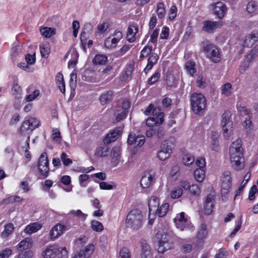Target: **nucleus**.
<instances>
[{
  "mask_svg": "<svg viewBox=\"0 0 258 258\" xmlns=\"http://www.w3.org/2000/svg\"><path fill=\"white\" fill-rule=\"evenodd\" d=\"M190 101L192 111L196 114H202L207 105L205 97L201 93H194L190 96Z\"/></svg>",
  "mask_w": 258,
  "mask_h": 258,
  "instance_id": "f257e3e1",
  "label": "nucleus"
},
{
  "mask_svg": "<svg viewBox=\"0 0 258 258\" xmlns=\"http://www.w3.org/2000/svg\"><path fill=\"white\" fill-rule=\"evenodd\" d=\"M143 215L141 212L138 209L131 210L126 218V225L133 230H137L142 225Z\"/></svg>",
  "mask_w": 258,
  "mask_h": 258,
  "instance_id": "f03ea898",
  "label": "nucleus"
},
{
  "mask_svg": "<svg viewBox=\"0 0 258 258\" xmlns=\"http://www.w3.org/2000/svg\"><path fill=\"white\" fill-rule=\"evenodd\" d=\"M203 51L207 57L215 63L220 61L221 56L218 48L209 41H204L201 43Z\"/></svg>",
  "mask_w": 258,
  "mask_h": 258,
  "instance_id": "7ed1b4c3",
  "label": "nucleus"
},
{
  "mask_svg": "<svg viewBox=\"0 0 258 258\" xmlns=\"http://www.w3.org/2000/svg\"><path fill=\"white\" fill-rule=\"evenodd\" d=\"M230 112L226 111L222 114L221 121L223 136L227 140L229 139L232 133V121L230 119Z\"/></svg>",
  "mask_w": 258,
  "mask_h": 258,
  "instance_id": "20e7f679",
  "label": "nucleus"
},
{
  "mask_svg": "<svg viewBox=\"0 0 258 258\" xmlns=\"http://www.w3.org/2000/svg\"><path fill=\"white\" fill-rule=\"evenodd\" d=\"M60 252L61 257L58 258H67V251L65 247H62L61 250L56 246L49 245L42 252L44 258H53L57 254Z\"/></svg>",
  "mask_w": 258,
  "mask_h": 258,
  "instance_id": "39448f33",
  "label": "nucleus"
},
{
  "mask_svg": "<svg viewBox=\"0 0 258 258\" xmlns=\"http://www.w3.org/2000/svg\"><path fill=\"white\" fill-rule=\"evenodd\" d=\"M173 220L177 228L180 230H194L193 225L185 217L184 212H181L179 214L177 215Z\"/></svg>",
  "mask_w": 258,
  "mask_h": 258,
  "instance_id": "423d86ee",
  "label": "nucleus"
},
{
  "mask_svg": "<svg viewBox=\"0 0 258 258\" xmlns=\"http://www.w3.org/2000/svg\"><path fill=\"white\" fill-rule=\"evenodd\" d=\"M173 145L172 142L169 140L164 141L161 145V149L158 152V158L162 161L168 158L172 152Z\"/></svg>",
  "mask_w": 258,
  "mask_h": 258,
  "instance_id": "0eeeda50",
  "label": "nucleus"
},
{
  "mask_svg": "<svg viewBox=\"0 0 258 258\" xmlns=\"http://www.w3.org/2000/svg\"><path fill=\"white\" fill-rule=\"evenodd\" d=\"M38 167L40 175L43 178H46L49 174V161L47 154L44 152L41 154L38 160Z\"/></svg>",
  "mask_w": 258,
  "mask_h": 258,
  "instance_id": "6e6552de",
  "label": "nucleus"
},
{
  "mask_svg": "<svg viewBox=\"0 0 258 258\" xmlns=\"http://www.w3.org/2000/svg\"><path fill=\"white\" fill-rule=\"evenodd\" d=\"M122 33L118 30H115L113 34L106 38L104 41V46L109 49L115 48L117 43L122 38Z\"/></svg>",
  "mask_w": 258,
  "mask_h": 258,
  "instance_id": "1a4fd4ad",
  "label": "nucleus"
},
{
  "mask_svg": "<svg viewBox=\"0 0 258 258\" xmlns=\"http://www.w3.org/2000/svg\"><path fill=\"white\" fill-rule=\"evenodd\" d=\"M221 187V192L222 195L227 194L230 191L231 187V177L230 171H225L223 173Z\"/></svg>",
  "mask_w": 258,
  "mask_h": 258,
  "instance_id": "9d476101",
  "label": "nucleus"
},
{
  "mask_svg": "<svg viewBox=\"0 0 258 258\" xmlns=\"http://www.w3.org/2000/svg\"><path fill=\"white\" fill-rule=\"evenodd\" d=\"M169 235L163 234L158 242V252L159 253H163L165 251L170 249L172 247V244L170 242Z\"/></svg>",
  "mask_w": 258,
  "mask_h": 258,
  "instance_id": "9b49d317",
  "label": "nucleus"
},
{
  "mask_svg": "<svg viewBox=\"0 0 258 258\" xmlns=\"http://www.w3.org/2000/svg\"><path fill=\"white\" fill-rule=\"evenodd\" d=\"M243 156V150L241 146V140L237 139L232 143L229 148V156Z\"/></svg>",
  "mask_w": 258,
  "mask_h": 258,
  "instance_id": "f8f14e48",
  "label": "nucleus"
},
{
  "mask_svg": "<svg viewBox=\"0 0 258 258\" xmlns=\"http://www.w3.org/2000/svg\"><path fill=\"white\" fill-rule=\"evenodd\" d=\"M93 29V25L89 23L84 24L81 33L80 39L83 45H86L87 39L92 33Z\"/></svg>",
  "mask_w": 258,
  "mask_h": 258,
  "instance_id": "ddd939ff",
  "label": "nucleus"
},
{
  "mask_svg": "<svg viewBox=\"0 0 258 258\" xmlns=\"http://www.w3.org/2000/svg\"><path fill=\"white\" fill-rule=\"evenodd\" d=\"M122 131V129L121 127L115 128L104 138V143L108 144L111 142H114L121 135Z\"/></svg>",
  "mask_w": 258,
  "mask_h": 258,
  "instance_id": "4468645a",
  "label": "nucleus"
},
{
  "mask_svg": "<svg viewBox=\"0 0 258 258\" xmlns=\"http://www.w3.org/2000/svg\"><path fill=\"white\" fill-rule=\"evenodd\" d=\"M230 156V159L232 166L236 170L239 171L243 169L244 167V159L243 156Z\"/></svg>",
  "mask_w": 258,
  "mask_h": 258,
  "instance_id": "2eb2a0df",
  "label": "nucleus"
},
{
  "mask_svg": "<svg viewBox=\"0 0 258 258\" xmlns=\"http://www.w3.org/2000/svg\"><path fill=\"white\" fill-rule=\"evenodd\" d=\"M12 94L15 98L14 105L16 109L21 107L20 99L22 98V89L17 84H15L12 87Z\"/></svg>",
  "mask_w": 258,
  "mask_h": 258,
  "instance_id": "dca6fc26",
  "label": "nucleus"
},
{
  "mask_svg": "<svg viewBox=\"0 0 258 258\" xmlns=\"http://www.w3.org/2000/svg\"><path fill=\"white\" fill-rule=\"evenodd\" d=\"M66 231V227L64 225L61 224H57L54 226L49 231V236L51 240L59 237Z\"/></svg>",
  "mask_w": 258,
  "mask_h": 258,
  "instance_id": "f3484780",
  "label": "nucleus"
},
{
  "mask_svg": "<svg viewBox=\"0 0 258 258\" xmlns=\"http://www.w3.org/2000/svg\"><path fill=\"white\" fill-rule=\"evenodd\" d=\"M211 6L213 7L214 14L218 17L219 19L224 17L227 11V8L222 2H219L216 4H212Z\"/></svg>",
  "mask_w": 258,
  "mask_h": 258,
  "instance_id": "a211bd4d",
  "label": "nucleus"
},
{
  "mask_svg": "<svg viewBox=\"0 0 258 258\" xmlns=\"http://www.w3.org/2000/svg\"><path fill=\"white\" fill-rule=\"evenodd\" d=\"M40 122L37 118L28 117H26L22 124V127L26 130H33L40 125Z\"/></svg>",
  "mask_w": 258,
  "mask_h": 258,
  "instance_id": "6ab92c4d",
  "label": "nucleus"
},
{
  "mask_svg": "<svg viewBox=\"0 0 258 258\" xmlns=\"http://www.w3.org/2000/svg\"><path fill=\"white\" fill-rule=\"evenodd\" d=\"M209 230L205 223H202L197 229L196 234L197 238L199 240H203L207 238Z\"/></svg>",
  "mask_w": 258,
  "mask_h": 258,
  "instance_id": "aec40b11",
  "label": "nucleus"
},
{
  "mask_svg": "<svg viewBox=\"0 0 258 258\" xmlns=\"http://www.w3.org/2000/svg\"><path fill=\"white\" fill-rule=\"evenodd\" d=\"M159 59L158 55L155 53H152L149 56L148 58V63L144 70V72L147 74L153 68V67L156 64Z\"/></svg>",
  "mask_w": 258,
  "mask_h": 258,
  "instance_id": "412c9836",
  "label": "nucleus"
},
{
  "mask_svg": "<svg viewBox=\"0 0 258 258\" xmlns=\"http://www.w3.org/2000/svg\"><path fill=\"white\" fill-rule=\"evenodd\" d=\"M214 208V198L213 196L209 195L206 198L204 205V212L207 215H210Z\"/></svg>",
  "mask_w": 258,
  "mask_h": 258,
  "instance_id": "4be33fe9",
  "label": "nucleus"
},
{
  "mask_svg": "<svg viewBox=\"0 0 258 258\" xmlns=\"http://www.w3.org/2000/svg\"><path fill=\"white\" fill-rule=\"evenodd\" d=\"M218 27L220 26L217 22L205 21L203 22V30L208 33H213Z\"/></svg>",
  "mask_w": 258,
  "mask_h": 258,
  "instance_id": "5701e85b",
  "label": "nucleus"
},
{
  "mask_svg": "<svg viewBox=\"0 0 258 258\" xmlns=\"http://www.w3.org/2000/svg\"><path fill=\"white\" fill-rule=\"evenodd\" d=\"M153 178V175L151 173L145 172L140 181L141 186L144 188L149 187L152 184Z\"/></svg>",
  "mask_w": 258,
  "mask_h": 258,
  "instance_id": "b1692460",
  "label": "nucleus"
},
{
  "mask_svg": "<svg viewBox=\"0 0 258 258\" xmlns=\"http://www.w3.org/2000/svg\"><path fill=\"white\" fill-rule=\"evenodd\" d=\"M138 31V28L137 26L134 25H130L127 30L126 39L130 42H133L136 40V34Z\"/></svg>",
  "mask_w": 258,
  "mask_h": 258,
  "instance_id": "393cba45",
  "label": "nucleus"
},
{
  "mask_svg": "<svg viewBox=\"0 0 258 258\" xmlns=\"http://www.w3.org/2000/svg\"><path fill=\"white\" fill-rule=\"evenodd\" d=\"M111 162L113 166H116L119 162L120 157V148L118 146L114 147L111 153Z\"/></svg>",
  "mask_w": 258,
  "mask_h": 258,
  "instance_id": "a878e982",
  "label": "nucleus"
},
{
  "mask_svg": "<svg viewBox=\"0 0 258 258\" xmlns=\"http://www.w3.org/2000/svg\"><path fill=\"white\" fill-rule=\"evenodd\" d=\"M246 11L251 15L258 14V1L250 0L246 5Z\"/></svg>",
  "mask_w": 258,
  "mask_h": 258,
  "instance_id": "bb28decb",
  "label": "nucleus"
},
{
  "mask_svg": "<svg viewBox=\"0 0 258 258\" xmlns=\"http://www.w3.org/2000/svg\"><path fill=\"white\" fill-rule=\"evenodd\" d=\"M33 241L31 238L27 237L22 240L17 245V248L19 250H27L32 246Z\"/></svg>",
  "mask_w": 258,
  "mask_h": 258,
  "instance_id": "cd10ccee",
  "label": "nucleus"
},
{
  "mask_svg": "<svg viewBox=\"0 0 258 258\" xmlns=\"http://www.w3.org/2000/svg\"><path fill=\"white\" fill-rule=\"evenodd\" d=\"M141 258H152V252L150 246L146 243L141 244Z\"/></svg>",
  "mask_w": 258,
  "mask_h": 258,
  "instance_id": "c85d7f7f",
  "label": "nucleus"
},
{
  "mask_svg": "<svg viewBox=\"0 0 258 258\" xmlns=\"http://www.w3.org/2000/svg\"><path fill=\"white\" fill-rule=\"evenodd\" d=\"M41 35L45 38H50L56 34V29L48 27H40L39 29Z\"/></svg>",
  "mask_w": 258,
  "mask_h": 258,
  "instance_id": "c756f323",
  "label": "nucleus"
},
{
  "mask_svg": "<svg viewBox=\"0 0 258 258\" xmlns=\"http://www.w3.org/2000/svg\"><path fill=\"white\" fill-rule=\"evenodd\" d=\"M41 225L37 222L32 223L27 225L24 231L26 233L30 234L37 232L41 229Z\"/></svg>",
  "mask_w": 258,
  "mask_h": 258,
  "instance_id": "7c9ffc66",
  "label": "nucleus"
},
{
  "mask_svg": "<svg viewBox=\"0 0 258 258\" xmlns=\"http://www.w3.org/2000/svg\"><path fill=\"white\" fill-rule=\"evenodd\" d=\"M113 98V93L112 91H107L102 93L99 97V100L101 104H105L111 101Z\"/></svg>",
  "mask_w": 258,
  "mask_h": 258,
  "instance_id": "2f4dec72",
  "label": "nucleus"
},
{
  "mask_svg": "<svg viewBox=\"0 0 258 258\" xmlns=\"http://www.w3.org/2000/svg\"><path fill=\"white\" fill-rule=\"evenodd\" d=\"M152 114L156 116L155 119L157 124H161L163 122L164 114L160 108H155L154 109Z\"/></svg>",
  "mask_w": 258,
  "mask_h": 258,
  "instance_id": "473e14b6",
  "label": "nucleus"
},
{
  "mask_svg": "<svg viewBox=\"0 0 258 258\" xmlns=\"http://www.w3.org/2000/svg\"><path fill=\"white\" fill-rule=\"evenodd\" d=\"M123 107L124 108L123 110L116 115L115 120L116 121H119L126 116L128 112L127 109L130 107V104L128 101H124L123 103Z\"/></svg>",
  "mask_w": 258,
  "mask_h": 258,
  "instance_id": "72a5a7b5",
  "label": "nucleus"
},
{
  "mask_svg": "<svg viewBox=\"0 0 258 258\" xmlns=\"http://www.w3.org/2000/svg\"><path fill=\"white\" fill-rule=\"evenodd\" d=\"M159 205V199L154 196L151 197L148 202L149 214H150L152 211L154 212L155 211L156 208L158 207Z\"/></svg>",
  "mask_w": 258,
  "mask_h": 258,
  "instance_id": "f704fd0d",
  "label": "nucleus"
},
{
  "mask_svg": "<svg viewBox=\"0 0 258 258\" xmlns=\"http://www.w3.org/2000/svg\"><path fill=\"white\" fill-rule=\"evenodd\" d=\"M258 41V34L251 33L246 36L244 41V45L247 47L252 46L255 42Z\"/></svg>",
  "mask_w": 258,
  "mask_h": 258,
  "instance_id": "c9c22d12",
  "label": "nucleus"
},
{
  "mask_svg": "<svg viewBox=\"0 0 258 258\" xmlns=\"http://www.w3.org/2000/svg\"><path fill=\"white\" fill-rule=\"evenodd\" d=\"M194 177L199 182L203 181L205 178V171L203 168H199L194 171Z\"/></svg>",
  "mask_w": 258,
  "mask_h": 258,
  "instance_id": "e433bc0d",
  "label": "nucleus"
},
{
  "mask_svg": "<svg viewBox=\"0 0 258 258\" xmlns=\"http://www.w3.org/2000/svg\"><path fill=\"white\" fill-rule=\"evenodd\" d=\"M104 143V144L101 145L96 149L95 153L96 156L102 157L107 155L108 147Z\"/></svg>",
  "mask_w": 258,
  "mask_h": 258,
  "instance_id": "4c0bfd02",
  "label": "nucleus"
},
{
  "mask_svg": "<svg viewBox=\"0 0 258 258\" xmlns=\"http://www.w3.org/2000/svg\"><path fill=\"white\" fill-rule=\"evenodd\" d=\"M219 137L218 133L216 132H213L211 134V148L213 150L216 151L219 145Z\"/></svg>",
  "mask_w": 258,
  "mask_h": 258,
  "instance_id": "58836bf2",
  "label": "nucleus"
},
{
  "mask_svg": "<svg viewBox=\"0 0 258 258\" xmlns=\"http://www.w3.org/2000/svg\"><path fill=\"white\" fill-rule=\"evenodd\" d=\"M108 61L107 57L104 54H96L93 59L95 64H104Z\"/></svg>",
  "mask_w": 258,
  "mask_h": 258,
  "instance_id": "ea45409f",
  "label": "nucleus"
},
{
  "mask_svg": "<svg viewBox=\"0 0 258 258\" xmlns=\"http://www.w3.org/2000/svg\"><path fill=\"white\" fill-rule=\"evenodd\" d=\"M14 229V225L12 223H9L5 226L4 229L2 232L1 237L3 238H7L12 234Z\"/></svg>",
  "mask_w": 258,
  "mask_h": 258,
  "instance_id": "a19ab883",
  "label": "nucleus"
},
{
  "mask_svg": "<svg viewBox=\"0 0 258 258\" xmlns=\"http://www.w3.org/2000/svg\"><path fill=\"white\" fill-rule=\"evenodd\" d=\"M40 51L42 57L47 58L50 53V49L48 42L44 43L40 45Z\"/></svg>",
  "mask_w": 258,
  "mask_h": 258,
  "instance_id": "79ce46f5",
  "label": "nucleus"
},
{
  "mask_svg": "<svg viewBox=\"0 0 258 258\" xmlns=\"http://www.w3.org/2000/svg\"><path fill=\"white\" fill-rule=\"evenodd\" d=\"M232 85L230 83H227L221 87V94L225 97H228L232 94Z\"/></svg>",
  "mask_w": 258,
  "mask_h": 258,
  "instance_id": "37998d69",
  "label": "nucleus"
},
{
  "mask_svg": "<svg viewBox=\"0 0 258 258\" xmlns=\"http://www.w3.org/2000/svg\"><path fill=\"white\" fill-rule=\"evenodd\" d=\"M169 207L168 203L163 204L159 208L155 210L156 214L160 217L164 216L169 209Z\"/></svg>",
  "mask_w": 258,
  "mask_h": 258,
  "instance_id": "c03bdc74",
  "label": "nucleus"
},
{
  "mask_svg": "<svg viewBox=\"0 0 258 258\" xmlns=\"http://www.w3.org/2000/svg\"><path fill=\"white\" fill-rule=\"evenodd\" d=\"M185 69L187 72L191 76H193L196 72L195 63L192 61H188L186 62L185 64Z\"/></svg>",
  "mask_w": 258,
  "mask_h": 258,
  "instance_id": "a18cd8bd",
  "label": "nucleus"
},
{
  "mask_svg": "<svg viewBox=\"0 0 258 258\" xmlns=\"http://www.w3.org/2000/svg\"><path fill=\"white\" fill-rule=\"evenodd\" d=\"M95 249V246L93 244H88L84 250H81L80 252H83L84 257L89 258Z\"/></svg>",
  "mask_w": 258,
  "mask_h": 258,
  "instance_id": "49530a36",
  "label": "nucleus"
},
{
  "mask_svg": "<svg viewBox=\"0 0 258 258\" xmlns=\"http://www.w3.org/2000/svg\"><path fill=\"white\" fill-rule=\"evenodd\" d=\"M69 214L77 217L82 221H84L87 216V214L83 213L80 210H71L70 211Z\"/></svg>",
  "mask_w": 258,
  "mask_h": 258,
  "instance_id": "de8ad7c7",
  "label": "nucleus"
},
{
  "mask_svg": "<svg viewBox=\"0 0 258 258\" xmlns=\"http://www.w3.org/2000/svg\"><path fill=\"white\" fill-rule=\"evenodd\" d=\"M258 56V45L255 46L250 52L246 56V60L250 61H252L255 57Z\"/></svg>",
  "mask_w": 258,
  "mask_h": 258,
  "instance_id": "09e8293b",
  "label": "nucleus"
},
{
  "mask_svg": "<svg viewBox=\"0 0 258 258\" xmlns=\"http://www.w3.org/2000/svg\"><path fill=\"white\" fill-rule=\"evenodd\" d=\"M156 13L159 19H162L165 15V10L164 7V4L159 3L157 4Z\"/></svg>",
  "mask_w": 258,
  "mask_h": 258,
  "instance_id": "8fccbe9b",
  "label": "nucleus"
},
{
  "mask_svg": "<svg viewBox=\"0 0 258 258\" xmlns=\"http://www.w3.org/2000/svg\"><path fill=\"white\" fill-rule=\"evenodd\" d=\"M91 226L92 229L96 232H101L103 230V226L102 223L97 220H92Z\"/></svg>",
  "mask_w": 258,
  "mask_h": 258,
  "instance_id": "3c124183",
  "label": "nucleus"
},
{
  "mask_svg": "<svg viewBox=\"0 0 258 258\" xmlns=\"http://www.w3.org/2000/svg\"><path fill=\"white\" fill-rule=\"evenodd\" d=\"M161 76L160 71H157L155 73L150 77L148 80V83L150 85L154 84L160 78Z\"/></svg>",
  "mask_w": 258,
  "mask_h": 258,
  "instance_id": "603ef678",
  "label": "nucleus"
},
{
  "mask_svg": "<svg viewBox=\"0 0 258 258\" xmlns=\"http://www.w3.org/2000/svg\"><path fill=\"white\" fill-rule=\"evenodd\" d=\"M194 157L191 154L185 155L182 158V163L185 165H189L194 163Z\"/></svg>",
  "mask_w": 258,
  "mask_h": 258,
  "instance_id": "864d4df0",
  "label": "nucleus"
},
{
  "mask_svg": "<svg viewBox=\"0 0 258 258\" xmlns=\"http://www.w3.org/2000/svg\"><path fill=\"white\" fill-rule=\"evenodd\" d=\"M182 194V189L180 187H175L170 192L171 197L172 199H177Z\"/></svg>",
  "mask_w": 258,
  "mask_h": 258,
  "instance_id": "5fc2aeb1",
  "label": "nucleus"
},
{
  "mask_svg": "<svg viewBox=\"0 0 258 258\" xmlns=\"http://www.w3.org/2000/svg\"><path fill=\"white\" fill-rule=\"evenodd\" d=\"M152 50V47L150 46H146L144 47V48L142 49V50L141 52L140 58H145L147 57L148 55H150V54H151V51Z\"/></svg>",
  "mask_w": 258,
  "mask_h": 258,
  "instance_id": "6e6d98bb",
  "label": "nucleus"
},
{
  "mask_svg": "<svg viewBox=\"0 0 258 258\" xmlns=\"http://www.w3.org/2000/svg\"><path fill=\"white\" fill-rule=\"evenodd\" d=\"M40 92L38 90H34L32 94L27 95L25 98L26 102L32 101L34 100L38 96H39Z\"/></svg>",
  "mask_w": 258,
  "mask_h": 258,
  "instance_id": "4d7b16f0",
  "label": "nucleus"
},
{
  "mask_svg": "<svg viewBox=\"0 0 258 258\" xmlns=\"http://www.w3.org/2000/svg\"><path fill=\"white\" fill-rule=\"evenodd\" d=\"M29 137H28L27 140L26 141L25 145L22 147L23 150L25 152V156L27 159L31 158V155L29 151Z\"/></svg>",
  "mask_w": 258,
  "mask_h": 258,
  "instance_id": "13d9d810",
  "label": "nucleus"
},
{
  "mask_svg": "<svg viewBox=\"0 0 258 258\" xmlns=\"http://www.w3.org/2000/svg\"><path fill=\"white\" fill-rule=\"evenodd\" d=\"M119 258H131L129 250L126 247L121 248L119 251Z\"/></svg>",
  "mask_w": 258,
  "mask_h": 258,
  "instance_id": "bf43d9fd",
  "label": "nucleus"
},
{
  "mask_svg": "<svg viewBox=\"0 0 258 258\" xmlns=\"http://www.w3.org/2000/svg\"><path fill=\"white\" fill-rule=\"evenodd\" d=\"M12 254V250L10 248H6L0 251V258H9Z\"/></svg>",
  "mask_w": 258,
  "mask_h": 258,
  "instance_id": "052dcab7",
  "label": "nucleus"
},
{
  "mask_svg": "<svg viewBox=\"0 0 258 258\" xmlns=\"http://www.w3.org/2000/svg\"><path fill=\"white\" fill-rule=\"evenodd\" d=\"M189 191L190 193L195 196H199L201 193L200 188L197 184H193L191 185Z\"/></svg>",
  "mask_w": 258,
  "mask_h": 258,
  "instance_id": "680f3d73",
  "label": "nucleus"
},
{
  "mask_svg": "<svg viewBox=\"0 0 258 258\" xmlns=\"http://www.w3.org/2000/svg\"><path fill=\"white\" fill-rule=\"evenodd\" d=\"M251 61L246 60V58L244 59V62L240 66L239 68V72L241 74L244 73L248 69L249 66V63Z\"/></svg>",
  "mask_w": 258,
  "mask_h": 258,
  "instance_id": "e2e57ef3",
  "label": "nucleus"
},
{
  "mask_svg": "<svg viewBox=\"0 0 258 258\" xmlns=\"http://www.w3.org/2000/svg\"><path fill=\"white\" fill-rule=\"evenodd\" d=\"M177 7L176 6H172L169 11V19L170 20H173L176 16L177 14Z\"/></svg>",
  "mask_w": 258,
  "mask_h": 258,
  "instance_id": "0e129e2a",
  "label": "nucleus"
},
{
  "mask_svg": "<svg viewBox=\"0 0 258 258\" xmlns=\"http://www.w3.org/2000/svg\"><path fill=\"white\" fill-rule=\"evenodd\" d=\"M67 157L68 155L64 152L62 153L60 156V158L63 165L66 166L71 164L73 163L72 160L71 159L67 158Z\"/></svg>",
  "mask_w": 258,
  "mask_h": 258,
  "instance_id": "69168bd1",
  "label": "nucleus"
},
{
  "mask_svg": "<svg viewBox=\"0 0 258 258\" xmlns=\"http://www.w3.org/2000/svg\"><path fill=\"white\" fill-rule=\"evenodd\" d=\"M108 28V25L107 23L104 22L102 24H99L97 26V33H104Z\"/></svg>",
  "mask_w": 258,
  "mask_h": 258,
  "instance_id": "338daca9",
  "label": "nucleus"
},
{
  "mask_svg": "<svg viewBox=\"0 0 258 258\" xmlns=\"http://www.w3.org/2000/svg\"><path fill=\"white\" fill-rule=\"evenodd\" d=\"M99 187L101 189L103 190H110L113 188L114 187H116V185H114L108 184L107 182L102 181L100 182Z\"/></svg>",
  "mask_w": 258,
  "mask_h": 258,
  "instance_id": "774afa93",
  "label": "nucleus"
}]
</instances>
